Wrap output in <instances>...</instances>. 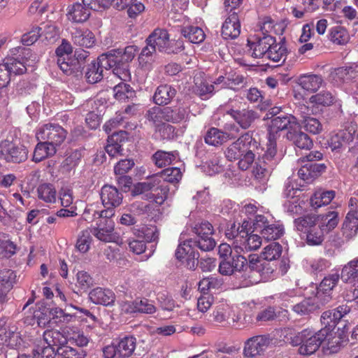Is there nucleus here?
Returning a JSON list of instances; mask_svg holds the SVG:
<instances>
[{"label":"nucleus","mask_w":358,"mask_h":358,"mask_svg":"<svg viewBox=\"0 0 358 358\" xmlns=\"http://www.w3.org/2000/svg\"><path fill=\"white\" fill-rule=\"evenodd\" d=\"M327 331L323 328L317 331L306 329L291 337L289 343L293 346H299L298 352L300 355H311L322 345L327 336Z\"/></svg>","instance_id":"obj_1"},{"label":"nucleus","mask_w":358,"mask_h":358,"mask_svg":"<svg viewBox=\"0 0 358 358\" xmlns=\"http://www.w3.org/2000/svg\"><path fill=\"white\" fill-rule=\"evenodd\" d=\"M169 34L166 29L157 28L145 39V43L152 45L159 52L166 54H178L185 49L181 40H170Z\"/></svg>","instance_id":"obj_2"},{"label":"nucleus","mask_w":358,"mask_h":358,"mask_svg":"<svg viewBox=\"0 0 358 358\" xmlns=\"http://www.w3.org/2000/svg\"><path fill=\"white\" fill-rule=\"evenodd\" d=\"M136 347V338L134 336H125L117 342L103 348V358H128L133 355Z\"/></svg>","instance_id":"obj_3"},{"label":"nucleus","mask_w":358,"mask_h":358,"mask_svg":"<svg viewBox=\"0 0 358 358\" xmlns=\"http://www.w3.org/2000/svg\"><path fill=\"white\" fill-rule=\"evenodd\" d=\"M254 231L259 232L262 238L272 241L280 238L285 233V229L279 222H271L263 215H256L253 222Z\"/></svg>","instance_id":"obj_4"},{"label":"nucleus","mask_w":358,"mask_h":358,"mask_svg":"<svg viewBox=\"0 0 358 358\" xmlns=\"http://www.w3.org/2000/svg\"><path fill=\"white\" fill-rule=\"evenodd\" d=\"M67 131L59 124L47 123L38 127L36 132L38 141H43L57 148L66 139Z\"/></svg>","instance_id":"obj_5"},{"label":"nucleus","mask_w":358,"mask_h":358,"mask_svg":"<svg viewBox=\"0 0 358 358\" xmlns=\"http://www.w3.org/2000/svg\"><path fill=\"white\" fill-rule=\"evenodd\" d=\"M28 150L22 144L5 141L0 143V159L6 162L22 163L28 158Z\"/></svg>","instance_id":"obj_6"},{"label":"nucleus","mask_w":358,"mask_h":358,"mask_svg":"<svg viewBox=\"0 0 358 358\" xmlns=\"http://www.w3.org/2000/svg\"><path fill=\"white\" fill-rule=\"evenodd\" d=\"M299 127V124L294 116L290 114H280L271 120L268 136L269 138L276 139L280 131L286 130L287 132H289Z\"/></svg>","instance_id":"obj_7"},{"label":"nucleus","mask_w":358,"mask_h":358,"mask_svg":"<svg viewBox=\"0 0 358 358\" xmlns=\"http://www.w3.org/2000/svg\"><path fill=\"white\" fill-rule=\"evenodd\" d=\"M99 217L101 218L97 224V227L89 229L99 240L104 242H110L113 239V231L114 230L113 222L110 219L114 212L112 210H102L100 213L96 212Z\"/></svg>","instance_id":"obj_8"},{"label":"nucleus","mask_w":358,"mask_h":358,"mask_svg":"<svg viewBox=\"0 0 358 358\" xmlns=\"http://www.w3.org/2000/svg\"><path fill=\"white\" fill-rule=\"evenodd\" d=\"M193 231L196 234V237L194 239L197 241L201 251L208 252L214 249L216 242L212 237L213 227L210 222L204 221L196 224Z\"/></svg>","instance_id":"obj_9"},{"label":"nucleus","mask_w":358,"mask_h":358,"mask_svg":"<svg viewBox=\"0 0 358 358\" xmlns=\"http://www.w3.org/2000/svg\"><path fill=\"white\" fill-rule=\"evenodd\" d=\"M269 344L266 336L259 335L248 338L243 349V355L250 358H257L262 355Z\"/></svg>","instance_id":"obj_10"},{"label":"nucleus","mask_w":358,"mask_h":358,"mask_svg":"<svg viewBox=\"0 0 358 358\" xmlns=\"http://www.w3.org/2000/svg\"><path fill=\"white\" fill-rule=\"evenodd\" d=\"M248 263V259L241 255H235L222 259L219 264V272L222 275H231L241 273Z\"/></svg>","instance_id":"obj_11"},{"label":"nucleus","mask_w":358,"mask_h":358,"mask_svg":"<svg viewBox=\"0 0 358 358\" xmlns=\"http://www.w3.org/2000/svg\"><path fill=\"white\" fill-rule=\"evenodd\" d=\"M263 149L260 146V143L255 138H252L251 143L243 150V155L238 158V166L243 171H246L253 164L257 155L260 154V151Z\"/></svg>","instance_id":"obj_12"},{"label":"nucleus","mask_w":358,"mask_h":358,"mask_svg":"<svg viewBox=\"0 0 358 358\" xmlns=\"http://www.w3.org/2000/svg\"><path fill=\"white\" fill-rule=\"evenodd\" d=\"M275 42V38L270 35L257 37L254 41H248V46L255 58L267 59L269 48Z\"/></svg>","instance_id":"obj_13"},{"label":"nucleus","mask_w":358,"mask_h":358,"mask_svg":"<svg viewBox=\"0 0 358 358\" xmlns=\"http://www.w3.org/2000/svg\"><path fill=\"white\" fill-rule=\"evenodd\" d=\"M254 258L252 255H249L247 264L240 273H241V285L243 287H250L262 281Z\"/></svg>","instance_id":"obj_14"},{"label":"nucleus","mask_w":358,"mask_h":358,"mask_svg":"<svg viewBox=\"0 0 358 358\" xmlns=\"http://www.w3.org/2000/svg\"><path fill=\"white\" fill-rule=\"evenodd\" d=\"M101 199L106 210H112L119 206L122 202V194L112 185H104L101 190Z\"/></svg>","instance_id":"obj_15"},{"label":"nucleus","mask_w":358,"mask_h":358,"mask_svg":"<svg viewBox=\"0 0 358 358\" xmlns=\"http://www.w3.org/2000/svg\"><path fill=\"white\" fill-rule=\"evenodd\" d=\"M252 134L248 131L240 136L235 142L232 143L225 150V157L229 161L237 160L241 155L243 150L252 141Z\"/></svg>","instance_id":"obj_16"},{"label":"nucleus","mask_w":358,"mask_h":358,"mask_svg":"<svg viewBox=\"0 0 358 358\" xmlns=\"http://www.w3.org/2000/svg\"><path fill=\"white\" fill-rule=\"evenodd\" d=\"M241 33V24L237 13H230L222 27V36L226 40L236 38Z\"/></svg>","instance_id":"obj_17"},{"label":"nucleus","mask_w":358,"mask_h":358,"mask_svg":"<svg viewBox=\"0 0 358 358\" xmlns=\"http://www.w3.org/2000/svg\"><path fill=\"white\" fill-rule=\"evenodd\" d=\"M242 228V237H241L240 243L236 245V252L241 253V252H250L256 250L262 245V236L257 234H248L243 228Z\"/></svg>","instance_id":"obj_18"},{"label":"nucleus","mask_w":358,"mask_h":358,"mask_svg":"<svg viewBox=\"0 0 358 358\" xmlns=\"http://www.w3.org/2000/svg\"><path fill=\"white\" fill-rule=\"evenodd\" d=\"M231 117L243 129H248L256 119L258 118L257 113L250 109L234 110L227 111Z\"/></svg>","instance_id":"obj_19"},{"label":"nucleus","mask_w":358,"mask_h":358,"mask_svg":"<svg viewBox=\"0 0 358 358\" xmlns=\"http://www.w3.org/2000/svg\"><path fill=\"white\" fill-rule=\"evenodd\" d=\"M90 300L94 304L111 306L115 300V295L109 289L96 287L89 293Z\"/></svg>","instance_id":"obj_20"},{"label":"nucleus","mask_w":358,"mask_h":358,"mask_svg":"<svg viewBox=\"0 0 358 358\" xmlns=\"http://www.w3.org/2000/svg\"><path fill=\"white\" fill-rule=\"evenodd\" d=\"M354 131L343 129L333 135L329 141V145L332 151L339 152L343 148L346 147L353 140Z\"/></svg>","instance_id":"obj_21"},{"label":"nucleus","mask_w":358,"mask_h":358,"mask_svg":"<svg viewBox=\"0 0 358 358\" xmlns=\"http://www.w3.org/2000/svg\"><path fill=\"white\" fill-rule=\"evenodd\" d=\"M196 248L199 249L197 241L193 238L187 239L178 245L175 254L176 257L179 260L184 258L199 259V254Z\"/></svg>","instance_id":"obj_22"},{"label":"nucleus","mask_w":358,"mask_h":358,"mask_svg":"<svg viewBox=\"0 0 358 358\" xmlns=\"http://www.w3.org/2000/svg\"><path fill=\"white\" fill-rule=\"evenodd\" d=\"M299 110L302 118L301 122L305 130L313 134H320L323 130V126L320 121L315 117L310 116L306 112V110H309L308 108L306 106H301Z\"/></svg>","instance_id":"obj_23"},{"label":"nucleus","mask_w":358,"mask_h":358,"mask_svg":"<svg viewBox=\"0 0 358 358\" xmlns=\"http://www.w3.org/2000/svg\"><path fill=\"white\" fill-rule=\"evenodd\" d=\"M176 90L169 85H161L153 95V101L158 106H166L176 96Z\"/></svg>","instance_id":"obj_24"},{"label":"nucleus","mask_w":358,"mask_h":358,"mask_svg":"<svg viewBox=\"0 0 358 358\" xmlns=\"http://www.w3.org/2000/svg\"><path fill=\"white\" fill-rule=\"evenodd\" d=\"M91 15L89 8L85 7L80 2H76L68 7V19L76 23H83L86 22Z\"/></svg>","instance_id":"obj_25"},{"label":"nucleus","mask_w":358,"mask_h":358,"mask_svg":"<svg viewBox=\"0 0 358 358\" xmlns=\"http://www.w3.org/2000/svg\"><path fill=\"white\" fill-rule=\"evenodd\" d=\"M286 137L295 146L300 149L310 150L313 145V141L310 136L301 131L299 128L287 132Z\"/></svg>","instance_id":"obj_26"},{"label":"nucleus","mask_w":358,"mask_h":358,"mask_svg":"<svg viewBox=\"0 0 358 358\" xmlns=\"http://www.w3.org/2000/svg\"><path fill=\"white\" fill-rule=\"evenodd\" d=\"M323 83V78L317 74H304L298 79V84L301 88L310 93L317 92Z\"/></svg>","instance_id":"obj_27"},{"label":"nucleus","mask_w":358,"mask_h":358,"mask_svg":"<svg viewBox=\"0 0 358 358\" xmlns=\"http://www.w3.org/2000/svg\"><path fill=\"white\" fill-rule=\"evenodd\" d=\"M330 76L337 83H348L358 76V66L338 67L331 73Z\"/></svg>","instance_id":"obj_28"},{"label":"nucleus","mask_w":358,"mask_h":358,"mask_svg":"<svg viewBox=\"0 0 358 358\" xmlns=\"http://www.w3.org/2000/svg\"><path fill=\"white\" fill-rule=\"evenodd\" d=\"M327 329V336L322 343V348L325 353L334 354L338 352L343 346V338L340 335H336L333 331H330V328H323Z\"/></svg>","instance_id":"obj_29"},{"label":"nucleus","mask_w":358,"mask_h":358,"mask_svg":"<svg viewBox=\"0 0 358 358\" xmlns=\"http://www.w3.org/2000/svg\"><path fill=\"white\" fill-rule=\"evenodd\" d=\"M71 38L74 44L87 48L92 47L95 43L94 34L88 29H74L71 32Z\"/></svg>","instance_id":"obj_30"},{"label":"nucleus","mask_w":358,"mask_h":358,"mask_svg":"<svg viewBox=\"0 0 358 358\" xmlns=\"http://www.w3.org/2000/svg\"><path fill=\"white\" fill-rule=\"evenodd\" d=\"M255 260V265L258 270L262 280L267 281L273 277V274L275 270L276 265L268 260L261 258L257 255H252Z\"/></svg>","instance_id":"obj_31"},{"label":"nucleus","mask_w":358,"mask_h":358,"mask_svg":"<svg viewBox=\"0 0 358 358\" xmlns=\"http://www.w3.org/2000/svg\"><path fill=\"white\" fill-rule=\"evenodd\" d=\"M56 152V148L43 141H38L34 150L32 160L38 163L53 156Z\"/></svg>","instance_id":"obj_32"},{"label":"nucleus","mask_w":358,"mask_h":358,"mask_svg":"<svg viewBox=\"0 0 358 358\" xmlns=\"http://www.w3.org/2000/svg\"><path fill=\"white\" fill-rule=\"evenodd\" d=\"M358 231V217L352 213H348L342 226V233L346 241L355 237Z\"/></svg>","instance_id":"obj_33"},{"label":"nucleus","mask_w":358,"mask_h":358,"mask_svg":"<svg viewBox=\"0 0 358 358\" xmlns=\"http://www.w3.org/2000/svg\"><path fill=\"white\" fill-rule=\"evenodd\" d=\"M273 169L274 167L265 161L257 158L252 169V175L259 182H265L268 180Z\"/></svg>","instance_id":"obj_34"},{"label":"nucleus","mask_w":358,"mask_h":358,"mask_svg":"<svg viewBox=\"0 0 358 358\" xmlns=\"http://www.w3.org/2000/svg\"><path fill=\"white\" fill-rule=\"evenodd\" d=\"M287 53L288 51L285 41L282 40L278 43L275 41L269 48L268 52H267V59L274 62H284L287 58Z\"/></svg>","instance_id":"obj_35"},{"label":"nucleus","mask_w":358,"mask_h":358,"mask_svg":"<svg viewBox=\"0 0 358 358\" xmlns=\"http://www.w3.org/2000/svg\"><path fill=\"white\" fill-rule=\"evenodd\" d=\"M309 101L317 108L320 107H328L336 101V96L328 90H322L319 93L312 95Z\"/></svg>","instance_id":"obj_36"},{"label":"nucleus","mask_w":358,"mask_h":358,"mask_svg":"<svg viewBox=\"0 0 358 358\" xmlns=\"http://www.w3.org/2000/svg\"><path fill=\"white\" fill-rule=\"evenodd\" d=\"M153 188L145 194V196L159 205H162L168 196L169 188L167 185H160L156 186L157 179L153 178Z\"/></svg>","instance_id":"obj_37"},{"label":"nucleus","mask_w":358,"mask_h":358,"mask_svg":"<svg viewBox=\"0 0 358 358\" xmlns=\"http://www.w3.org/2000/svg\"><path fill=\"white\" fill-rule=\"evenodd\" d=\"M232 138H234V136H231L230 134L223 132L217 128L212 127L207 131L204 140L207 144L217 146Z\"/></svg>","instance_id":"obj_38"},{"label":"nucleus","mask_w":358,"mask_h":358,"mask_svg":"<svg viewBox=\"0 0 358 358\" xmlns=\"http://www.w3.org/2000/svg\"><path fill=\"white\" fill-rule=\"evenodd\" d=\"M296 230L306 234L318 224V217L314 214L301 216L294 221Z\"/></svg>","instance_id":"obj_39"},{"label":"nucleus","mask_w":358,"mask_h":358,"mask_svg":"<svg viewBox=\"0 0 358 358\" xmlns=\"http://www.w3.org/2000/svg\"><path fill=\"white\" fill-rule=\"evenodd\" d=\"M166 122L172 123H179L184 120L188 115V112L184 107H170L166 106L163 108Z\"/></svg>","instance_id":"obj_40"},{"label":"nucleus","mask_w":358,"mask_h":358,"mask_svg":"<svg viewBox=\"0 0 358 358\" xmlns=\"http://www.w3.org/2000/svg\"><path fill=\"white\" fill-rule=\"evenodd\" d=\"M43 341L50 348L62 347L66 343V338L59 331L48 329L43 332Z\"/></svg>","instance_id":"obj_41"},{"label":"nucleus","mask_w":358,"mask_h":358,"mask_svg":"<svg viewBox=\"0 0 358 358\" xmlns=\"http://www.w3.org/2000/svg\"><path fill=\"white\" fill-rule=\"evenodd\" d=\"M193 92L202 99H208L214 94L216 90L214 85L199 78L195 79Z\"/></svg>","instance_id":"obj_42"},{"label":"nucleus","mask_w":358,"mask_h":358,"mask_svg":"<svg viewBox=\"0 0 358 358\" xmlns=\"http://www.w3.org/2000/svg\"><path fill=\"white\" fill-rule=\"evenodd\" d=\"M341 278L346 282H358V257L343 266L341 271Z\"/></svg>","instance_id":"obj_43"},{"label":"nucleus","mask_w":358,"mask_h":358,"mask_svg":"<svg viewBox=\"0 0 358 358\" xmlns=\"http://www.w3.org/2000/svg\"><path fill=\"white\" fill-rule=\"evenodd\" d=\"M82 158L80 151L76 150L72 151L62 162L60 169L63 173L68 174L74 170L78 165Z\"/></svg>","instance_id":"obj_44"},{"label":"nucleus","mask_w":358,"mask_h":358,"mask_svg":"<svg viewBox=\"0 0 358 358\" xmlns=\"http://www.w3.org/2000/svg\"><path fill=\"white\" fill-rule=\"evenodd\" d=\"M178 153L177 151L166 152L164 150H157L152 155V161L158 167H163L171 164L177 158Z\"/></svg>","instance_id":"obj_45"},{"label":"nucleus","mask_w":358,"mask_h":358,"mask_svg":"<svg viewBox=\"0 0 358 358\" xmlns=\"http://www.w3.org/2000/svg\"><path fill=\"white\" fill-rule=\"evenodd\" d=\"M163 108L154 106L150 108L145 113V118L151 123L155 129L166 122L165 114Z\"/></svg>","instance_id":"obj_46"},{"label":"nucleus","mask_w":358,"mask_h":358,"mask_svg":"<svg viewBox=\"0 0 358 358\" xmlns=\"http://www.w3.org/2000/svg\"><path fill=\"white\" fill-rule=\"evenodd\" d=\"M181 34L192 43H200L205 39L206 35L199 27L188 26L181 29Z\"/></svg>","instance_id":"obj_47"},{"label":"nucleus","mask_w":358,"mask_h":358,"mask_svg":"<svg viewBox=\"0 0 358 358\" xmlns=\"http://www.w3.org/2000/svg\"><path fill=\"white\" fill-rule=\"evenodd\" d=\"M335 196V192L330 190L326 192H316L310 198V204L314 208H320L329 204Z\"/></svg>","instance_id":"obj_48"},{"label":"nucleus","mask_w":358,"mask_h":358,"mask_svg":"<svg viewBox=\"0 0 358 358\" xmlns=\"http://www.w3.org/2000/svg\"><path fill=\"white\" fill-rule=\"evenodd\" d=\"M292 310L299 315H306L318 309V306L312 299H306L291 306Z\"/></svg>","instance_id":"obj_49"},{"label":"nucleus","mask_w":358,"mask_h":358,"mask_svg":"<svg viewBox=\"0 0 358 358\" xmlns=\"http://www.w3.org/2000/svg\"><path fill=\"white\" fill-rule=\"evenodd\" d=\"M103 78V70L96 61H92L87 66L85 78L87 83L94 84L100 82Z\"/></svg>","instance_id":"obj_50"},{"label":"nucleus","mask_w":358,"mask_h":358,"mask_svg":"<svg viewBox=\"0 0 358 358\" xmlns=\"http://www.w3.org/2000/svg\"><path fill=\"white\" fill-rule=\"evenodd\" d=\"M112 52L116 53L119 63L122 62L128 64L129 62L133 60L138 52V48L136 45H129L124 48V49H112Z\"/></svg>","instance_id":"obj_51"},{"label":"nucleus","mask_w":358,"mask_h":358,"mask_svg":"<svg viewBox=\"0 0 358 358\" xmlns=\"http://www.w3.org/2000/svg\"><path fill=\"white\" fill-rule=\"evenodd\" d=\"M268 143L267 144V149L264 154L260 157V154L258 156V159L265 161L269 165L275 167L278 164V159L275 157L277 153L276 142L275 138H269L268 137Z\"/></svg>","instance_id":"obj_52"},{"label":"nucleus","mask_w":358,"mask_h":358,"mask_svg":"<svg viewBox=\"0 0 358 358\" xmlns=\"http://www.w3.org/2000/svg\"><path fill=\"white\" fill-rule=\"evenodd\" d=\"M324 225L317 224L315 227L308 231L306 234V242L310 245H320L324 241Z\"/></svg>","instance_id":"obj_53"},{"label":"nucleus","mask_w":358,"mask_h":358,"mask_svg":"<svg viewBox=\"0 0 358 358\" xmlns=\"http://www.w3.org/2000/svg\"><path fill=\"white\" fill-rule=\"evenodd\" d=\"M57 64L61 71L67 76L73 74L78 76V73H80V66L75 64L72 58H57Z\"/></svg>","instance_id":"obj_54"},{"label":"nucleus","mask_w":358,"mask_h":358,"mask_svg":"<svg viewBox=\"0 0 358 358\" xmlns=\"http://www.w3.org/2000/svg\"><path fill=\"white\" fill-rule=\"evenodd\" d=\"M58 358H85L87 352L83 348H73L64 345L57 349Z\"/></svg>","instance_id":"obj_55"},{"label":"nucleus","mask_w":358,"mask_h":358,"mask_svg":"<svg viewBox=\"0 0 358 358\" xmlns=\"http://www.w3.org/2000/svg\"><path fill=\"white\" fill-rule=\"evenodd\" d=\"M96 63L99 64L101 69L103 71L105 69H113L114 66L119 64L118 59L115 52H113L112 50L106 53L101 55Z\"/></svg>","instance_id":"obj_56"},{"label":"nucleus","mask_w":358,"mask_h":358,"mask_svg":"<svg viewBox=\"0 0 358 358\" xmlns=\"http://www.w3.org/2000/svg\"><path fill=\"white\" fill-rule=\"evenodd\" d=\"M38 196L47 203H54L56 201V190L52 185L44 183L37 189Z\"/></svg>","instance_id":"obj_57"},{"label":"nucleus","mask_w":358,"mask_h":358,"mask_svg":"<svg viewBox=\"0 0 358 358\" xmlns=\"http://www.w3.org/2000/svg\"><path fill=\"white\" fill-rule=\"evenodd\" d=\"M282 251V245L277 242H273L264 248L261 258L272 262L280 257Z\"/></svg>","instance_id":"obj_58"},{"label":"nucleus","mask_w":358,"mask_h":358,"mask_svg":"<svg viewBox=\"0 0 358 358\" xmlns=\"http://www.w3.org/2000/svg\"><path fill=\"white\" fill-rule=\"evenodd\" d=\"M157 180L160 178L164 181L171 183L178 182L182 178V173L179 168L170 167L163 170L159 176L154 177Z\"/></svg>","instance_id":"obj_59"},{"label":"nucleus","mask_w":358,"mask_h":358,"mask_svg":"<svg viewBox=\"0 0 358 358\" xmlns=\"http://www.w3.org/2000/svg\"><path fill=\"white\" fill-rule=\"evenodd\" d=\"M18 338L17 334L8 328L7 325V319L5 317L0 319V341L8 345H12L11 341Z\"/></svg>","instance_id":"obj_60"},{"label":"nucleus","mask_w":358,"mask_h":358,"mask_svg":"<svg viewBox=\"0 0 358 358\" xmlns=\"http://www.w3.org/2000/svg\"><path fill=\"white\" fill-rule=\"evenodd\" d=\"M16 245L6 236L0 235V258H9L15 253Z\"/></svg>","instance_id":"obj_61"},{"label":"nucleus","mask_w":358,"mask_h":358,"mask_svg":"<svg viewBox=\"0 0 358 358\" xmlns=\"http://www.w3.org/2000/svg\"><path fill=\"white\" fill-rule=\"evenodd\" d=\"M223 285L221 278L217 277L209 276L201 280L198 284L199 289L205 293L210 289H217Z\"/></svg>","instance_id":"obj_62"},{"label":"nucleus","mask_w":358,"mask_h":358,"mask_svg":"<svg viewBox=\"0 0 358 358\" xmlns=\"http://www.w3.org/2000/svg\"><path fill=\"white\" fill-rule=\"evenodd\" d=\"M115 97L119 101H125L134 96V91L131 87L127 83H120L115 85L113 89Z\"/></svg>","instance_id":"obj_63"},{"label":"nucleus","mask_w":358,"mask_h":358,"mask_svg":"<svg viewBox=\"0 0 358 358\" xmlns=\"http://www.w3.org/2000/svg\"><path fill=\"white\" fill-rule=\"evenodd\" d=\"M331 41L336 44L343 45L348 41V34L346 29L341 26H336L331 29Z\"/></svg>","instance_id":"obj_64"}]
</instances>
